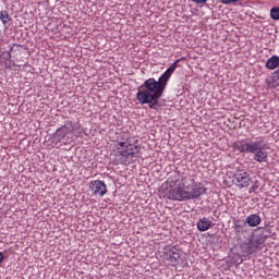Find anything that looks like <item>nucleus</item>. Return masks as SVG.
<instances>
[{
  "mask_svg": "<svg viewBox=\"0 0 279 279\" xmlns=\"http://www.w3.org/2000/svg\"><path fill=\"white\" fill-rule=\"evenodd\" d=\"M245 221L247 226H250V228H256L260 226V221H263V219H260V216L258 214H252L246 217Z\"/></svg>",
  "mask_w": 279,
  "mask_h": 279,
  "instance_id": "f8f14e48",
  "label": "nucleus"
},
{
  "mask_svg": "<svg viewBox=\"0 0 279 279\" xmlns=\"http://www.w3.org/2000/svg\"><path fill=\"white\" fill-rule=\"evenodd\" d=\"M166 259L172 264L178 263L180 260V251L178 247L172 246L166 252Z\"/></svg>",
  "mask_w": 279,
  "mask_h": 279,
  "instance_id": "9b49d317",
  "label": "nucleus"
},
{
  "mask_svg": "<svg viewBox=\"0 0 279 279\" xmlns=\"http://www.w3.org/2000/svg\"><path fill=\"white\" fill-rule=\"evenodd\" d=\"M255 141H236L233 143V148L240 154H251L254 149Z\"/></svg>",
  "mask_w": 279,
  "mask_h": 279,
  "instance_id": "9d476101",
  "label": "nucleus"
},
{
  "mask_svg": "<svg viewBox=\"0 0 279 279\" xmlns=\"http://www.w3.org/2000/svg\"><path fill=\"white\" fill-rule=\"evenodd\" d=\"M73 123L71 122L57 129L56 133L51 136L52 143H54V145H58V143H62V141H64V138H66L69 134H73Z\"/></svg>",
  "mask_w": 279,
  "mask_h": 279,
  "instance_id": "423d86ee",
  "label": "nucleus"
},
{
  "mask_svg": "<svg viewBox=\"0 0 279 279\" xmlns=\"http://www.w3.org/2000/svg\"><path fill=\"white\" fill-rule=\"evenodd\" d=\"M184 58L178 59L156 81V78L150 77L146 80L141 86L136 94V99L143 106L148 104L149 108H154V106H158V99L162 97L165 89L167 88V84L169 80H171V75L175 73L178 69V63L182 62Z\"/></svg>",
  "mask_w": 279,
  "mask_h": 279,
  "instance_id": "f257e3e1",
  "label": "nucleus"
},
{
  "mask_svg": "<svg viewBox=\"0 0 279 279\" xmlns=\"http://www.w3.org/2000/svg\"><path fill=\"white\" fill-rule=\"evenodd\" d=\"M265 149H267V143H265V140L260 137L256 138L255 144H253V150H251L255 162H267L269 160V153Z\"/></svg>",
  "mask_w": 279,
  "mask_h": 279,
  "instance_id": "39448f33",
  "label": "nucleus"
},
{
  "mask_svg": "<svg viewBox=\"0 0 279 279\" xmlns=\"http://www.w3.org/2000/svg\"><path fill=\"white\" fill-rule=\"evenodd\" d=\"M3 260H5V256H3V253L0 252V265H1V263H3Z\"/></svg>",
  "mask_w": 279,
  "mask_h": 279,
  "instance_id": "aec40b11",
  "label": "nucleus"
},
{
  "mask_svg": "<svg viewBox=\"0 0 279 279\" xmlns=\"http://www.w3.org/2000/svg\"><path fill=\"white\" fill-rule=\"evenodd\" d=\"M89 189L93 195H98V197H104L108 193V185L101 180L90 181Z\"/></svg>",
  "mask_w": 279,
  "mask_h": 279,
  "instance_id": "1a4fd4ad",
  "label": "nucleus"
},
{
  "mask_svg": "<svg viewBox=\"0 0 279 279\" xmlns=\"http://www.w3.org/2000/svg\"><path fill=\"white\" fill-rule=\"evenodd\" d=\"M196 226L199 232H206V230H209L210 226H213V221L209 218L204 217L197 221Z\"/></svg>",
  "mask_w": 279,
  "mask_h": 279,
  "instance_id": "ddd939ff",
  "label": "nucleus"
},
{
  "mask_svg": "<svg viewBox=\"0 0 279 279\" xmlns=\"http://www.w3.org/2000/svg\"><path fill=\"white\" fill-rule=\"evenodd\" d=\"M185 178H189V174L184 172H180V171L171 172L167 180V184L168 186H170V189H175V186L177 189H180V186L184 184Z\"/></svg>",
  "mask_w": 279,
  "mask_h": 279,
  "instance_id": "0eeeda50",
  "label": "nucleus"
},
{
  "mask_svg": "<svg viewBox=\"0 0 279 279\" xmlns=\"http://www.w3.org/2000/svg\"><path fill=\"white\" fill-rule=\"evenodd\" d=\"M265 247V238H248L241 242L240 250L245 256H251V254H256L258 250Z\"/></svg>",
  "mask_w": 279,
  "mask_h": 279,
  "instance_id": "20e7f679",
  "label": "nucleus"
},
{
  "mask_svg": "<svg viewBox=\"0 0 279 279\" xmlns=\"http://www.w3.org/2000/svg\"><path fill=\"white\" fill-rule=\"evenodd\" d=\"M193 3H196V5H204L208 0H192Z\"/></svg>",
  "mask_w": 279,
  "mask_h": 279,
  "instance_id": "6ab92c4d",
  "label": "nucleus"
},
{
  "mask_svg": "<svg viewBox=\"0 0 279 279\" xmlns=\"http://www.w3.org/2000/svg\"><path fill=\"white\" fill-rule=\"evenodd\" d=\"M233 182H235V185L239 186V189H246V186L252 184V178H250V173H247V171L238 170L234 173Z\"/></svg>",
  "mask_w": 279,
  "mask_h": 279,
  "instance_id": "6e6552de",
  "label": "nucleus"
},
{
  "mask_svg": "<svg viewBox=\"0 0 279 279\" xmlns=\"http://www.w3.org/2000/svg\"><path fill=\"white\" fill-rule=\"evenodd\" d=\"M3 56V60H5L7 62H10L12 60V54H10V52H2Z\"/></svg>",
  "mask_w": 279,
  "mask_h": 279,
  "instance_id": "a211bd4d",
  "label": "nucleus"
},
{
  "mask_svg": "<svg viewBox=\"0 0 279 279\" xmlns=\"http://www.w3.org/2000/svg\"><path fill=\"white\" fill-rule=\"evenodd\" d=\"M0 21H1L2 25L5 26L10 23V21H12V17L8 13V11H1L0 12Z\"/></svg>",
  "mask_w": 279,
  "mask_h": 279,
  "instance_id": "2eb2a0df",
  "label": "nucleus"
},
{
  "mask_svg": "<svg viewBox=\"0 0 279 279\" xmlns=\"http://www.w3.org/2000/svg\"><path fill=\"white\" fill-rule=\"evenodd\" d=\"M12 51H14V48L11 46L7 52H10V56H12Z\"/></svg>",
  "mask_w": 279,
  "mask_h": 279,
  "instance_id": "412c9836",
  "label": "nucleus"
},
{
  "mask_svg": "<svg viewBox=\"0 0 279 279\" xmlns=\"http://www.w3.org/2000/svg\"><path fill=\"white\" fill-rule=\"evenodd\" d=\"M259 186H260V182H258V180L254 181V183L252 184V186L248 190V193H256V191H258Z\"/></svg>",
  "mask_w": 279,
  "mask_h": 279,
  "instance_id": "f3484780",
  "label": "nucleus"
},
{
  "mask_svg": "<svg viewBox=\"0 0 279 279\" xmlns=\"http://www.w3.org/2000/svg\"><path fill=\"white\" fill-rule=\"evenodd\" d=\"M122 141L123 142L118 143V146H119L118 149H120V147L125 148L119 151L120 156L122 157L120 159V165H125V166L132 165V162H134V160L138 158V156L141 155V147L138 146L130 147V143L128 142L130 141V138L125 134L122 135Z\"/></svg>",
  "mask_w": 279,
  "mask_h": 279,
  "instance_id": "7ed1b4c3",
  "label": "nucleus"
},
{
  "mask_svg": "<svg viewBox=\"0 0 279 279\" xmlns=\"http://www.w3.org/2000/svg\"><path fill=\"white\" fill-rule=\"evenodd\" d=\"M278 66H279L278 56L270 57L266 62V69H269V71H274V69H278Z\"/></svg>",
  "mask_w": 279,
  "mask_h": 279,
  "instance_id": "4468645a",
  "label": "nucleus"
},
{
  "mask_svg": "<svg viewBox=\"0 0 279 279\" xmlns=\"http://www.w3.org/2000/svg\"><path fill=\"white\" fill-rule=\"evenodd\" d=\"M204 193H206V187L202 183L195 182V179L191 178V175H187V178L183 179V185L170 190L169 195L170 199L184 202L186 199H197Z\"/></svg>",
  "mask_w": 279,
  "mask_h": 279,
  "instance_id": "f03ea898",
  "label": "nucleus"
},
{
  "mask_svg": "<svg viewBox=\"0 0 279 279\" xmlns=\"http://www.w3.org/2000/svg\"><path fill=\"white\" fill-rule=\"evenodd\" d=\"M270 17L274 20V21H279V8L278 7H275L270 10Z\"/></svg>",
  "mask_w": 279,
  "mask_h": 279,
  "instance_id": "dca6fc26",
  "label": "nucleus"
}]
</instances>
